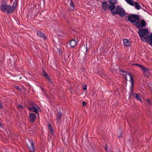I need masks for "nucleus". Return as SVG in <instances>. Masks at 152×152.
Returning a JSON list of instances; mask_svg holds the SVG:
<instances>
[{"label":"nucleus","instance_id":"2f4dec72","mask_svg":"<svg viewBox=\"0 0 152 152\" xmlns=\"http://www.w3.org/2000/svg\"><path fill=\"white\" fill-rule=\"evenodd\" d=\"M105 149L106 151H107V148H106H106H105Z\"/></svg>","mask_w":152,"mask_h":152},{"label":"nucleus","instance_id":"72a5a7b5","mask_svg":"<svg viewBox=\"0 0 152 152\" xmlns=\"http://www.w3.org/2000/svg\"><path fill=\"white\" fill-rule=\"evenodd\" d=\"M3 1H4V0H3Z\"/></svg>","mask_w":152,"mask_h":152},{"label":"nucleus","instance_id":"a211bd4d","mask_svg":"<svg viewBox=\"0 0 152 152\" xmlns=\"http://www.w3.org/2000/svg\"><path fill=\"white\" fill-rule=\"evenodd\" d=\"M62 114L60 111L58 112L57 114V121H58L59 119H60L61 116Z\"/></svg>","mask_w":152,"mask_h":152},{"label":"nucleus","instance_id":"f03ea898","mask_svg":"<svg viewBox=\"0 0 152 152\" xmlns=\"http://www.w3.org/2000/svg\"><path fill=\"white\" fill-rule=\"evenodd\" d=\"M120 70L122 72H124V75L125 76V79L126 80H127V76L128 75L130 77V80H129L131 83V93L130 94L131 95H133V94L134 93L133 92V87L134 86V80L133 79V77H132V75L129 73V72H128L126 71L121 70L120 69Z\"/></svg>","mask_w":152,"mask_h":152},{"label":"nucleus","instance_id":"412c9836","mask_svg":"<svg viewBox=\"0 0 152 152\" xmlns=\"http://www.w3.org/2000/svg\"><path fill=\"white\" fill-rule=\"evenodd\" d=\"M135 7L137 10H140L141 8L140 5L136 2L135 3Z\"/></svg>","mask_w":152,"mask_h":152},{"label":"nucleus","instance_id":"f8f14e48","mask_svg":"<svg viewBox=\"0 0 152 152\" xmlns=\"http://www.w3.org/2000/svg\"><path fill=\"white\" fill-rule=\"evenodd\" d=\"M37 35L44 39H45L46 38V37L45 34L40 31H38L37 33Z\"/></svg>","mask_w":152,"mask_h":152},{"label":"nucleus","instance_id":"5701e85b","mask_svg":"<svg viewBox=\"0 0 152 152\" xmlns=\"http://www.w3.org/2000/svg\"><path fill=\"white\" fill-rule=\"evenodd\" d=\"M18 109L20 111L23 110V106L20 104L17 106Z\"/></svg>","mask_w":152,"mask_h":152},{"label":"nucleus","instance_id":"20e7f679","mask_svg":"<svg viewBox=\"0 0 152 152\" xmlns=\"http://www.w3.org/2000/svg\"><path fill=\"white\" fill-rule=\"evenodd\" d=\"M112 12L115 15L118 14L121 17L124 16L125 14L124 10L120 6H118L116 10L113 9Z\"/></svg>","mask_w":152,"mask_h":152},{"label":"nucleus","instance_id":"4468645a","mask_svg":"<svg viewBox=\"0 0 152 152\" xmlns=\"http://www.w3.org/2000/svg\"><path fill=\"white\" fill-rule=\"evenodd\" d=\"M123 43L124 45L126 47L129 46L131 45V43L127 39H124L123 40Z\"/></svg>","mask_w":152,"mask_h":152},{"label":"nucleus","instance_id":"393cba45","mask_svg":"<svg viewBox=\"0 0 152 152\" xmlns=\"http://www.w3.org/2000/svg\"><path fill=\"white\" fill-rule=\"evenodd\" d=\"M70 5L71 7H74V5L73 2L72 0H71L70 2Z\"/></svg>","mask_w":152,"mask_h":152},{"label":"nucleus","instance_id":"7c9ffc66","mask_svg":"<svg viewBox=\"0 0 152 152\" xmlns=\"http://www.w3.org/2000/svg\"><path fill=\"white\" fill-rule=\"evenodd\" d=\"M135 65H137V66H140V68H141V66H142V65H140V64H135Z\"/></svg>","mask_w":152,"mask_h":152},{"label":"nucleus","instance_id":"b1692460","mask_svg":"<svg viewBox=\"0 0 152 152\" xmlns=\"http://www.w3.org/2000/svg\"><path fill=\"white\" fill-rule=\"evenodd\" d=\"M30 105L32 106V107H35L37 106L35 103H34L33 102H31L30 103Z\"/></svg>","mask_w":152,"mask_h":152},{"label":"nucleus","instance_id":"aec40b11","mask_svg":"<svg viewBox=\"0 0 152 152\" xmlns=\"http://www.w3.org/2000/svg\"><path fill=\"white\" fill-rule=\"evenodd\" d=\"M126 1L128 4L132 6H133L134 5L133 1L132 0H126Z\"/></svg>","mask_w":152,"mask_h":152},{"label":"nucleus","instance_id":"9d476101","mask_svg":"<svg viewBox=\"0 0 152 152\" xmlns=\"http://www.w3.org/2000/svg\"><path fill=\"white\" fill-rule=\"evenodd\" d=\"M28 109L31 111L37 113L38 112V109L39 108L37 106L35 107H29V106L28 107Z\"/></svg>","mask_w":152,"mask_h":152},{"label":"nucleus","instance_id":"39448f33","mask_svg":"<svg viewBox=\"0 0 152 152\" xmlns=\"http://www.w3.org/2000/svg\"><path fill=\"white\" fill-rule=\"evenodd\" d=\"M102 5L104 10L105 11L109 9L112 12L113 9H115V6L109 5L106 1H103L102 3Z\"/></svg>","mask_w":152,"mask_h":152},{"label":"nucleus","instance_id":"c85d7f7f","mask_svg":"<svg viewBox=\"0 0 152 152\" xmlns=\"http://www.w3.org/2000/svg\"><path fill=\"white\" fill-rule=\"evenodd\" d=\"M83 89L84 90H86L87 89V85L85 84Z\"/></svg>","mask_w":152,"mask_h":152},{"label":"nucleus","instance_id":"7ed1b4c3","mask_svg":"<svg viewBox=\"0 0 152 152\" xmlns=\"http://www.w3.org/2000/svg\"><path fill=\"white\" fill-rule=\"evenodd\" d=\"M138 33L141 39L144 41V40L146 39L147 35L149 34V32L146 28L140 29L139 30Z\"/></svg>","mask_w":152,"mask_h":152},{"label":"nucleus","instance_id":"dca6fc26","mask_svg":"<svg viewBox=\"0 0 152 152\" xmlns=\"http://www.w3.org/2000/svg\"><path fill=\"white\" fill-rule=\"evenodd\" d=\"M140 68L143 71L145 72H147L149 71V69L148 68L145 67L143 66H141Z\"/></svg>","mask_w":152,"mask_h":152},{"label":"nucleus","instance_id":"c756f323","mask_svg":"<svg viewBox=\"0 0 152 152\" xmlns=\"http://www.w3.org/2000/svg\"><path fill=\"white\" fill-rule=\"evenodd\" d=\"M82 103H83V106L84 107V106H85V105H86V104H87V103L86 102H85L84 101H83L82 102Z\"/></svg>","mask_w":152,"mask_h":152},{"label":"nucleus","instance_id":"bb28decb","mask_svg":"<svg viewBox=\"0 0 152 152\" xmlns=\"http://www.w3.org/2000/svg\"><path fill=\"white\" fill-rule=\"evenodd\" d=\"M122 132L121 131V130H120L119 135L118 137V138H120V137H122Z\"/></svg>","mask_w":152,"mask_h":152},{"label":"nucleus","instance_id":"2eb2a0df","mask_svg":"<svg viewBox=\"0 0 152 152\" xmlns=\"http://www.w3.org/2000/svg\"><path fill=\"white\" fill-rule=\"evenodd\" d=\"M140 94H136L135 93H134L133 94V96L135 97L136 99L141 102L142 101V100L140 98V96H139Z\"/></svg>","mask_w":152,"mask_h":152},{"label":"nucleus","instance_id":"6e6552de","mask_svg":"<svg viewBox=\"0 0 152 152\" xmlns=\"http://www.w3.org/2000/svg\"><path fill=\"white\" fill-rule=\"evenodd\" d=\"M27 145L29 148L30 152H35L36 149L34 147V144L31 140H29V142L27 143Z\"/></svg>","mask_w":152,"mask_h":152},{"label":"nucleus","instance_id":"cd10ccee","mask_svg":"<svg viewBox=\"0 0 152 152\" xmlns=\"http://www.w3.org/2000/svg\"><path fill=\"white\" fill-rule=\"evenodd\" d=\"M146 101L148 102L149 104L151 105V100L149 98H148L146 99Z\"/></svg>","mask_w":152,"mask_h":152},{"label":"nucleus","instance_id":"0eeeda50","mask_svg":"<svg viewBox=\"0 0 152 152\" xmlns=\"http://www.w3.org/2000/svg\"><path fill=\"white\" fill-rule=\"evenodd\" d=\"M135 25L138 28H142L146 26V23L144 20H140V18L135 23Z\"/></svg>","mask_w":152,"mask_h":152},{"label":"nucleus","instance_id":"6ab92c4d","mask_svg":"<svg viewBox=\"0 0 152 152\" xmlns=\"http://www.w3.org/2000/svg\"><path fill=\"white\" fill-rule=\"evenodd\" d=\"M48 127L51 133H52V135H53L54 134V132L53 130V129L51 126V125L50 124H48Z\"/></svg>","mask_w":152,"mask_h":152},{"label":"nucleus","instance_id":"1a4fd4ad","mask_svg":"<svg viewBox=\"0 0 152 152\" xmlns=\"http://www.w3.org/2000/svg\"><path fill=\"white\" fill-rule=\"evenodd\" d=\"M29 117V120L32 123L34 122L36 118L35 114L33 113H30Z\"/></svg>","mask_w":152,"mask_h":152},{"label":"nucleus","instance_id":"423d86ee","mask_svg":"<svg viewBox=\"0 0 152 152\" xmlns=\"http://www.w3.org/2000/svg\"><path fill=\"white\" fill-rule=\"evenodd\" d=\"M140 17L137 15L132 14L128 17V20L130 22L133 23H136L139 20Z\"/></svg>","mask_w":152,"mask_h":152},{"label":"nucleus","instance_id":"9b49d317","mask_svg":"<svg viewBox=\"0 0 152 152\" xmlns=\"http://www.w3.org/2000/svg\"><path fill=\"white\" fill-rule=\"evenodd\" d=\"M145 40L148 42L150 45H152V33H151L150 35L147 36Z\"/></svg>","mask_w":152,"mask_h":152},{"label":"nucleus","instance_id":"ddd939ff","mask_svg":"<svg viewBox=\"0 0 152 152\" xmlns=\"http://www.w3.org/2000/svg\"><path fill=\"white\" fill-rule=\"evenodd\" d=\"M77 42H76L74 39H72L70 42V46L72 48H74L76 45Z\"/></svg>","mask_w":152,"mask_h":152},{"label":"nucleus","instance_id":"473e14b6","mask_svg":"<svg viewBox=\"0 0 152 152\" xmlns=\"http://www.w3.org/2000/svg\"><path fill=\"white\" fill-rule=\"evenodd\" d=\"M21 77H20V79H21Z\"/></svg>","mask_w":152,"mask_h":152},{"label":"nucleus","instance_id":"4be33fe9","mask_svg":"<svg viewBox=\"0 0 152 152\" xmlns=\"http://www.w3.org/2000/svg\"><path fill=\"white\" fill-rule=\"evenodd\" d=\"M44 70V71L42 72V76L44 77L45 78H46L48 76V74H47V73L45 72V70Z\"/></svg>","mask_w":152,"mask_h":152},{"label":"nucleus","instance_id":"f257e3e1","mask_svg":"<svg viewBox=\"0 0 152 152\" xmlns=\"http://www.w3.org/2000/svg\"><path fill=\"white\" fill-rule=\"evenodd\" d=\"M18 2L15 0L13 3L12 6L6 4H2L0 6V9L2 11L7 12L8 13H12L15 10Z\"/></svg>","mask_w":152,"mask_h":152},{"label":"nucleus","instance_id":"f3484780","mask_svg":"<svg viewBox=\"0 0 152 152\" xmlns=\"http://www.w3.org/2000/svg\"><path fill=\"white\" fill-rule=\"evenodd\" d=\"M117 2V0H109V2L111 4V5L114 6Z\"/></svg>","mask_w":152,"mask_h":152},{"label":"nucleus","instance_id":"a878e982","mask_svg":"<svg viewBox=\"0 0 152 152\" xmlns=\"http://www.w3.org/2000/svg\"><path fill=\"white\" fill-rule=\"evenodd\" d=\"M46 78L47 79L50 83H52L51 79L50 78L49 76L47 77Z\"/></svg>","mask_w":152,"mask_h":152}]
</instances>
